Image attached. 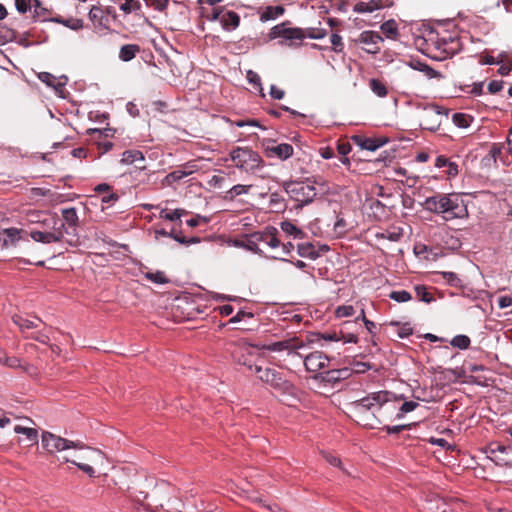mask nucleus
<instances>
[{"mask_svg": "<svg viewBox=\"0 0 512 512\" xmlns=\"http://www.w3.org/2000/svg\"><path fill=\"white\" fill-rule=\"evenodd\" d=\"M384 39L379 32L365 30L350 40V45L362 49L368 54H377L381 50Z\"/></svg>", "mask_w": 512, "mask_h": 512, "instance_id": "nucleus-10", "label": "nucleus"}, {"mask_svg": "<svg viewBox=\"0 0 512 512\" xmlns=\"http://www.w3.org/2000/svg\"><path fill=\"white\" fill-rule=\"evenodd\" d=\"M119 8L126 15L131 13L139 15L142 5L139 0H124V2L120 3Z\"/></svg>", "mask_w": 512, "mask_h": 512, "instance_id": "nucleus-34", "label": "nucleus"}, {"mask_svg": "<svg viewBox=\"0 0 512 512\" xmlns=\"http://www.w3.org/2000/svg\"><path fill=\"white\" fill-rule=\"evenodd\" d=\"M305 347V343L303 340L293 337L289 339H284L281 341L271 342L268 344H263L261 346L262 350L270 351V352H286L287 355H296L299 357H303L298 351Z\"/></svg>", "mask_w": 512, "mask_h": 512, "instance_id": "nucleus-12", "label": "nucleus"}, {"mask_svg": "<svg viewBox=\"0 0 512 512\" xmlns=\"http://www.w3.org/2000/svg\"><path fill=\"white\" fill-rule=\"evenodd\" d=\"M230 158L235 167L247 173L254 172L263 166V159L254 150L248 147H236L230 152Z\"/></svg>", "mask_w": 512, "mask_h": 512, "instance_id": "nucleus-5", "label": "nucleus"}, {"mask_svg": "<svg viewBox=\"0 0 512 512\" xmlns=\"http://www.w3.org/2000/svg\"><path fill=\"white\" fill-rule=\"evenodd\" d=\"M14 432L17 434H24L26 436L28 446H32V445L38 443V432L34 428H28V427L16 425L14 427Z\"/></svg>", "mask_w": 512, "mask_h": 512, "instance_id": "nucleus-29", "label": "nucleus"}, {"mask_svg": "<svg viewBox=\"0 0 512 512\" xmlns=\"http://www.w3.org/2000/svg\"><path fill=\"white\" fill-rule=\"evenodd\" d=\"M251 187L252 185H234L230 190L226 192L225 198L228 200H233L237 196L247 194L250 191Z\"/></svg>", "mask_w": 512, "mask_h": 512, "instance_id": "nucleus-41", "label": "nucleus"}, {"mask_svg": "<svg viewBox=\"0 0 512 512\" xmlns=\"http://www.w3.org/2000/svg\"><path fill=\"white\" fill-rule=\"evenodd\" d=\"M484 452L491 461L498 466L512 467V442L501 443L491 442L485 448Z\"/></svg>", "mask_w": 512, "mask_h": 512, "instance_id": "nucleus-9", "label": "nucleus"}, {"mask_svg": "<svg viewBox=\"0 0 512 512\" xmlns=\"http://www.w3.org/2000/svg\"><path fill=\"white\" fill-rule=\"evenodd\" d=\"M303 363L308 372L316 373L328 366L329 358L321 351H314L303 357Z\"/></svg>", "mask_w": 512, "mask_h": 512, "instance_id": "nucleus-16", "label": "nucleus"}, {"mask_svg": "<svg viewBox=\"0 0 512 512\" xmlns=\"http://www.w3.org/2000/svg\"><path fill=\"white\" fill-rule=\"evenodd\" d=\"M0 363L10 368H18L21 366L20 359L17 357H7L4 352L0 351Z\"/></svg>", "mask_w": 512, "mask_h": 512, "instance_id": "nucleus-53", "label": "nucleus"}, {"mask_svg": "<svg viewBox=\"0 0 512 512\" xmlns=\"http://www.w3.org/2000/svg\"><path fill=\"white\" fill-rule=\"evenodd\" d=\"M228 351L234 362L247 367L252 373L255 372V366H259L255 361L254 347L245 342L235 341L229 343Z\"/></svg>", "mask_w": 512, "mask_h": 512, "instance_id": "nucleus-8", "label": "nucleus"}, {"mask_svg": "<svg viewBox=\"0 0 512 512\" xmlns=\"http://www.w3.org/2000/svg\"><path fill=\"white\" fill-rule=\"evenodd\" d=\"M281 230L289 236H292L294 239H304L305 233L298 228L295 224L290 221H283L280 223Z\"/></svg>", "mask_w": 512, "mask_h": 512, "instance_id": "nucleus-30", "label": "nucleus"}, {"mask_svg": "<svg viewBox=\"0 0 512 512\" xmlns=\"http://www.w3.org/2000/svg\"><path fill=\"white\" fill-rule=\"evenodd\" d=\"M353 140L362 149H366L369 151H376L378 148H380L386 143V141H382L381 139L378 138H370L364 136H354Z\"/></svg>", "mask_w": 512, "mask_h": 512, "instance_id": "nucleus-25", "label": "nucleus"}, {"mask_svg": "<svg viewBox=\"0 0 512 512\" xmlns=\"http://www.w3.org/2000/svg\"><path fill=\"white\" fill-rule=\"evenodd\" d=\"M247 78H248V81L253 84L254 86L258 87L260 92L263 91V88L261 86V79H260V76L253 72V71H249L248 74H247ZM262 96H264L263 93H261Z\"/></svg>", "mask_w": 512, "mask_h": 512, "instance_id": "nucleus-61", "label": "nucleus"}, {"mask_svg": "<svg viewBox=\"0 0 512 512\" xmlns=\"http://www.w3.org/2000/svg\"><path fill=\"white\" fill-rule=\"evenodd\" d=\"M42 446L50 454L68 449H87L92 453H96V450L87 447L82 441H71L47 431L42 433Z\"/></svg>", "mask_w": 512, "mask_h": 512, "instance_id": "nucleus-6", "label": "nucleus"}, {"mask_svg": "<svg viewBox=\"0 0 512 512\" xmlns=\"http://www.w3.org/2000/svg\"><path fill=\"white\" fill-rule=\"evenodd\" d=\"M284 8L280 5L278 6H269L265 9V11L261 15V20L268 21L277 18L278 16L284 13Z\"/></svg>", "mask_w": 512, "mask_h": 512, "instance_id": "nucleus-42", "label": "nucleus"}, {"mask_svg": "<svg viewBox=\"0 0 512 512\" xmlns=\"http://www.w3.org/2000/svg\"><path fill=\"white\" fill-rule=\"evenodd\" d=\"M397 399L400 419L404 418L406 414L414 411L419 406V403L416 401H407L404 395H397Z\"/></svg>", "mask_w": 512, "mask_h": 512, "instance_id": "nucleus-26", "label": "nucleus"}, {"mask_svg": "<svg viewBox=\"0 0 512 512\" xmlns=\"http://www.w3.org/2000/svg\"><path fill=\"white\" fill-rule=\"evenodd\" d=\"M353 412L361 415L371 411L377 424L400 420L397 395L386 390L369 393L351 403Z\"/></svg>", "mask_w": 512, "mask_h": 512, "instance_id": "nucleus-1", "label": "nucleus"}, {"mask_svg": "<svg viewBox=\"0 0 512 512\" xmlns=\"http://www.w3.org/2000/svg\"><path fill=\"white\" fill-rule=\"evenodd\" d=\"M426 50L431 54V57L444 60L452 57L459 51L460 42L457 38L448 36H440L437 32L430 30L425 38Z\"/></svg>", "mask_w": 512, "mask_h": 512, "instance_id": "nucleus-3", "label": "nucleus"}, {"mask_svg": "<svg viewBox=\"0 0 512 512\" xmlns=\"http://www.w3.org/2000/svg\"><path fill=\"white\" fill-rule=\"evenodd\" d=\"M147 6L153 7L158 11H164L168 6V0H143Z\"/></svg>", "mask_w": 512, "mask_h": 512, "instance_id": "nucleus-58", "label": "nucleus"}, {"mask_svg": "<svg viewBox=\"0 0 512 512\" xmlns=\"http://www.w3.org/2000/svg\"><path fill=\"white\" fill-rule=\"evenodd\" d=\"M411 428V424H401V425H394V426H390V425H383V427L381 428L383 431H385L387 434H398L404 430H408Z\"/></svg>", "mask_w": 512, "mask_h": 512, "instance_id": "nucleus-56", "label": "nucleus"}, {"mask_svg": "<svg viewBox=\"0 0 512 512\" xmlns=\"http://www.w3.org/2000/svg\"><path fill=\"white\" fill-rule=\"evenodd\" d=\"M12 319L26 338L27 335H31L32 330L37 328L39 323L42 322L39 318H36V321H32L20 315H15Z\"/></svg>", "mask_w": 512, "mask_h": 512, "instance_id": "nucleus-23", "label": "nucleus"}, {"mask_svg": "<svg viewBox=\"0 0 512 512\" xmlns=\"http://www.w3.org/2000/svg\"><path fill=\"white\" fill-rule=\"evenodd\" d=\"M305 38L322 39L327 35V31L323 28L310 27L304 29Z\"/></svg>", "mask_w": 512, "mask_h": 512, "instance_id": "nucleus-48", "label": "nucleus"}, {"mask_svg": "<svg viewBox=\"0 0 512 512\" xmlns=\"http://www.w3.org/2000/svg\"><path fill=\"white\" fill-rule=\"evenodd\" d=\"M254 501L271 512H286L278 504H266L261 498H255Z\"/></svg>", "mask_w": 512, "mask_h": 512, "instance_id": "nucleus-59", "label": "nucleus"}, {"mask_svg": "<svg viewBox=\"0 0 512 512\" xmlns=\"http://www.w3.org/2000/svg\"><path fill=\"white\" fill-rule=\"evenodd\" d=\"M388 6V4H375L374 2H358L354 6V11L357 13H371L377 9Z\"/></svg>", "mask_w": 512, "mask_h": 512, "instance_id": "nucleus-37", "label": "nucleus"}, {"mask_svg": "<svg viewBox=\"0 0 512 512\" xmlns=\"http://www.w3.org/2000/svg\"><path fill=\"white\" fill-rule=\"evenodd\" d=\"M369 87L372 90V92L378 97H385L388 94V89L385 83L379 79L372 78L369 81Z\"/></svg>", "mask_w": 512, "mask_h": 512, "instance_id": "nucleus-38", "label": "nucleus"}, {"mask_svg": "<svg viewBox=\"0 0 512 512\" xmlns=\"http://www.w3.org/2000/svg\"><path fill=\"white\" fill-rule=\"evenodd\" d=\"M337 151L340 155L346 156L351 151V144L348 141H339L337 144Z\"/></svg>", "mask_w": 512, "mask_h": 512, "instance_id": "nucleus-64", "label": "nucleus"}, {"mask_svg": "<svg viewBox=\"0 0 512 512\" xmlns=\"http://www.w3.org/2000/svg\"><path fill=\"white\" fill-rule=\"evenodd\" d=\"M270 38H283L292 43H301L305 39L304 29L287 27L286 23L274 26L270 30Z\"/></svg>", "mask_w": 512, "mask_h": 512, "instance_id": "nucleus-14", "label": "nucleus"}, {"mask_svg": "<svg viewBox=\"0 0 512 512\" xmlns=\"http://www.w3.org/2000/svg\"><path fill=\"white\" fill-rule=\"evenodd\" d=\"M31 238L43 244L58 243L64 239V224L59 220V224H56L52 228V231L34 230L30 231Z\"/></svg>", "mask_w": 512, "mask_h": 512, "instance_id": "nucleus-13", "label": "nucleus"}, {"mask_svg": "<svg viewBox=\"0 0 512 512\" xmlns=\"http://www.w3.org/2000/svg\"><path fill=\"white\" fill-rule=\"evenodd\" d=\"M389 298L398 303H405L412 299V295L406 290H395L390 292Z\"/></svg>", "mask_w": 512, "mask_h": 512, "instance_id": "nucleus-46", "label": "nucleus"}, {"mask_svg": "<svg viewBox=\"0 0 512 512\" xmlns=\"http://www.w3.org/2000/svg\"><path fill=\"white\" fill-rule=\"evenodd\" d=\"M240 17L234 11H228L221 17V24L225 30H233L239 26Z\"/></svg>", "mask_w": 512, "mask_h": 512, "instance_id": "nucleus-27", "label": "nucleus"}, {"mask_svg": "<svg viewBox=\"0 0 512 512\" xmlns=\"http://www.w3.org/2000/svg\"><path fill=\"white\" fill-rule=\"evenodd\" d=\"M450 343L453 347L464 350L470 346L471 340L468 336L460 334L453 337Z\"/></svg>", "mask_w": 512, "mask_h": 512, "instance_id": "nucleus-47", "label": "nucleus"}, {"mask_svg": "<svg viewBox=\"0 0 512 512\" xmlns=\"http://www.w3.org/2000/svg\"><path fill=\"white\" fill-rule=\"evenodd\" d=\"M355 314V309L352 305L338 306L335 310V315L338 318L350 317Z\"/></svg>", "mask_w": 512, "mask_h": 512, "instance_id": "nucleus-52", "label": "nucleus"}, {"mask_svg": "<svg viewBox=\"0 0 512 512\" xmlns=\"http://www.w3.org/2000/svg\"><path fill=\"white\" fill-rule=\"evenodd\" d=\"M254 374L257 378L270 386L272 389L276 390L280 394L284 395H292L295 391L294 384L286 379L284 375L271 367H263L262 365L255 366Z\"/></svg>", "mask_w": 512, "mask_h": 512, "instance_id": "nucleus-4", "label": "nucleus"}, {"mask_svg": "<svg viewBox=\"0 0 512 512\" xmlns=\"http://www.w3.org/2000/svg\"><path fill=\"white\" fill-rule=\"evenodd\" d=\"M38 78L41 82L47 86L53 88L57 95L64 98V91L66 86V77L57 78L49 72H40Z\"/></svg>", "mask_w": 512, "mask_h": 512, "instance_id": "nucleus-17", "label": "nucleus"}, {"mask_svg": "<svg viewBox=\"0 0 512 512\" xmlns=\"http://www.w3.org/2000/svg\"><path fill=\"white\" fill-rule=\"evenodd\" d=\"M504 149V145L503 144H498V143H494L490 150H489V157L494 161L496 162L498 158H500V156L502 155V151Z\"/></svg>", "mask_w": 512, "mask_h": 512, "instance_id": "nucleus-57", "label": "nucleus"}, {"mask_svg": "<svg viewBox=\"0 0 512 512\" xmlns=\"http://www.w3.org/2000/svg\"><path fill=\"white\" fill-rule=\"evenodd\" d=\"M380 29L388 38H395L398 35V26L395 20H388L384 22Z\"/></svg>", "mask_w": 512, "mask_h": 512, "instance_id": "nucleus-43", "label": "nucleus"}, {"mask_svg": "<svg viewBox=\"0 0 512 512\" xmlns=\"http://www.w3.org/2000/svg\"><path fill=\"white\" fill-rule=\"evenodd\" d=\"M140 52V46L138 44H126L120 48L119 58L128 62L135 58V56Z\"/></svg>", "mask_w": 512, "mask_h": 512, "instance_id": "nucleus-28", "label": "nucleus"}, {"mask_svg": "<svg viewBox=\"0 0 512 512\" xmlns=\"http://www.w3.org/2000/svg\"><path fill=\"white\" fill-rule=\"evenodd\" d=\"M27 338H31L42 344H48L50 341L49 336L44 332H31V335H27Z\"/></svg>", "mask_w": 512, "mask_h": 512, "instance_id": "nucleus-60", "label": "nucleus"}, {"mask_svg": "<svg viewBox=\"0 0 512 512\" xmlns=\"http://www.w3.org/2000/svg\"><path fill=\"white\" fill-rule=\"evenodd\" d=\"M297 251L298 255L304 258L315 259L318 256L314 245L310 242L298 244Z\"/></svg>", "mask_w": 512, "mask_h": 512, "instance_id": "nucleus-36", "label": "nucleus"}, {"mask_svg": "<svg viewBox=\"0 0 512 512\" xmlns=\"http://www.w3.org/2000/svg\"><path fill=\"white\" fill-rule=\"evenodd\" d=\"M63 459H64L65 463H72L75 466H77L81 471L86 473L89 477H94L95 476V470H94V468L91 465L86 464V463H82V462H77L76 460H73V459H70V458H67V457H64Z\"/></svg>", "mask_w": 512, "mask_h": 512, "instance_id": "nucleus-49", "label": "nucleus"}, {"mask_svg": "<svg viewBox=\"0 0 512 512\" xmlns=\"http://www.w3.org/2000/svg\"><path fill=\"white\" fill-rule=\"evenodd\" d=\"M463 504L458 499L443 503L437 507L438 512H461Z\"/></svg>", "mask_w": 512, "mask_h": 512, "instance_id": "nucleus-45", "label": "nucleus"}, {"mask_svg": "<svg viewBox=\"0 0 512 512\" xmlns=\"http://www.w3.org/2000/svg\"><path fill=\"white\" fill-rule=\"evenodd\" d=\"M415 70H418L422 73H424V75L428 78V79H432V78H437V77H441V74L436 71L435 69H433L432 67H430L428 64L426 63H423V62H420V61H416L414 63H412L411 65Z\"/></svg>", "mask_w": 512, "mask_h": 512, "instance_id": "nucleus-35", "label": "nucleus"}, {"mask_svg": "<svg viewBox=\"0 0 512 512\" xmlns=\"http://www.w3.org/2000/svg\"><path fill=\"white\" fill-rule=\"evenodd\" d=\"M246 247L248 250L257 254H262L264 252L259 242L254 239V233L250 234L247 238Z\"/></svg>", "mask_w": 512, "mask_h": 512, "instance_id": "nucleus-55", "label": "nucleus"}, {"mask_svg": "<svg viewBox=\"0 0 512 512\" xmlns=\"http://www.w3.org/2000/svg\"><path fill=\"white\" fill-rule=\"evenodd\" d=\"M27 219L30 223L45 225L46 228H53L56 224H59V218L56 215L41 211L28 212Z\"/></svg>", "mask_w": 512, "mask_h": 512, "instance_id": "nucleus-18", "label": "nucleus"}, {"mask_svg": "<svg viewBox=\"0 0 512 512\" xmlns=\"http://www.w3.org/2000/svg\"><path fill=\"white\" fill-rule=\"evenodd\" d=\"M145 160L143 153L140 150H126L122 153L121 163L131 165L137 161L143 162Z\"/></svg>", "mask_w": 512, "mask_h": 512, "instance_id": "nucleus-32", "label": "nucleus"}, {"mask_svg": "<svg viewBox=\"0 0 512 512\" xmlns=\"http://www.w3.org/2000/svg\"><path fill=\"white\" fill-rule=\"evenodd\" d=\"M187 213L188 212L182 208H177L173 211H170L167 208H161L159 212V218L168 221H181V217L185 216Z\"/></svg>", "mask_w": 512, "mask_h": 512, "instance_id": "nucleus-31", "label": "nucleus"}, {"mask_svg": "<svg viewBox=\"0 0 512 512\" xmlns=\"http://www.w3.org/2000/svg\"><path fill=\"white\" fill-rule=\"evenodd\" d=\"M89 20L96 29H108V18L105 15L104 9L99 6H92L88 13Z\"/></svg>", "mask_w": 512, "mask_h": 512, "instance_id": "nucleus-21", "label": "nucleus"}, {"mask_svg": "<svg viewBox=\"0 0 512 512\" xmlns=\"http://www.w3.org/2000/svg\"><path fill=\"white\" fill-rule=\"evenodd\" d=\"M348 376V370L347 369H334L327 371L325 375L322 377V379L326 382H337L345 377Z\"/></svg>", "mask_w": 512, "mask_h": 512, "instance_id": "nucleus-39", "label": "nucleus"}, {"mask_svg": "<svg viewBox=\"0 0 512 512\" xmlns=\"http://www.w3.org/2000/svg\"><path fill=\"white\" fill-rule=\"evenodd\" d=\"M64 225L67 224L69 227L75 228L78 225L79 218L77 210L74 207L64 208L61 211Z\"/></svg>", "mask_w": 512, "mask_h": 512, "instance_id": "nucleus-33", "label": "nucleus"}, {"mask_svg": "<svg viewBox=\"0 0 512 512\" xmlns=\"http://www.w3.org/2000/svg\"><path fill=\"white\" fill-rule=\"evenodd\" d=\"M144 277L156 284H167L169 283V279L165 275L163 271H156V272H146L144 274Z\"/></svg>", "mask_w": 512, "mask_h": 512, "instance_id": "nucleus-44", "label": "nucleus"}, {"mask_svg": "<svg viewBox=\"0 0 512 512\" xmlns=\"http://www.w3.org/2000/svg\"><path fill=\"white\" fill-rule=\"evenodd\" d=\"M504 82L502 80H492L488 84V91L490 94H496L503 89Z\"/></svg>", "mask_w": 512, "mask_h": 512, "instance_id": "nucleus-62", "label": "nucleus"}, {"mask_svg": "<svg viewBox=\"0 0 512 512\" xmlns=\"http://www.w3.org/2000/svg\"><path fill=\"white\" fill-rule=\"evenodd\" d=\"M331 49L336 53H342L344 50V43L342 37L337 33H332L330 37Z\"/></svg>", "mask_w": 512, "mask_h": 512, "instance_id": "nucleus-51", "label": "nucleus"}, {"mask_svg": "<svg viewBox=\"0 0 512 512\" xmlns=\"http://www.w3.org/2000/svg\"><path fill=\"white\" fill-rule=\"evenodd\" d=\"M284 190L292 200L298 202L297 207H303L312 203L317 195L316 187L309 182H285Z\"/></svg>", "mask_w": 512, "mask_h": 512, "instance_id": "nucleus-7", "label": "nucleus"}, {"mask_svg": "<svg viewBox=\"0 0 512 512\" xmlns=\"http://www.w3.org/2000/svg\"><path fill=\"white\" fill-rule=\"evenodd\" d=\"M254 239L264 248L276 249L280 247L281 241L278 237V230L268 226L262 231L254 232Z\"/></svg>", "mask_w": 512, "mask_h": 512, "instance_id": "nucleus-15", "label": "nucleus"}, {"mask_svg": "<svg viewBox=\"0 0 512 512\" xmlns=\"http://www.w3.org/2000/svg\"><path fill=\"white\" fill-rule=\"evenodd\" d=\"M440 274L442 275L443 279L450 285V286H453V287H458L461 285V280L460 278L457 276L456 273L454 272H440Z\"/></svg>", "mask_w": 512, "mask_h": 512, "instance_id": "nucleus-54", "label": "nucleus"}, {"mask_svg": "<svg viewBox=\"0 0 512 512\" xmlns=\"http://www.w3.org/2000/svg\"><path fill=\"white\" fill-rule=\"evenodd\" d=\"M119 195L113 191L111 192H108L106 193L105 195L102 196L101 198V202L103 204H109V205H112L114 204L115 202H117L119 200Z\"/></svg>", "mask_w": 512, "mask_h": 512, "instance_id": "nucleus-63", "label": "nucleus"}, {"mask_svg": "<svg viewBox=\"0 0 512 512\" xmlns=\"http://www.w3.org/2000/svg\"><path fill=\"white\" fill-rule=\"evenodd\" d=\"M416 297L424 302V303H431L435 300L433 294L428 290V288L425 285H416L414 287Z\"/></svg>", "mask_w": 512, "mask_h": 512, "instance_id": "nucleus-40", "label": "nucleus"}, {"mask_svg": "<svg viewBox=\"0 0 512 512\" xmlns=\"http://www.w3.org/2000/svg\"><path fill=\"white\" fill-rule=\"evenodd\" d=\"M423 206L425 210L441 215L445 221L465 219L469 216L465 201L456 193H437L427 197Z\"/></svg>", "mask_w": 512, "mask_h": 512, "instance_id": "nucleus-2", "label": "nucleus"}, {"mask_svg": "<svg viewBox=\"0 0 512 512\" xmlns=\"http://www.w3.org/2000/svg\"><path fill=\"white\" fill-rule=\"evenodd\" d=\"M24 232L18 228H5L0 231V241L3 247L14 246L20 239L21 233Z\"/></svg>", "mask_w": 512, "mask_h": 512, "instance_id": "nucleus-22", "label": "nucleus"}, {"mask_svg": "<svg viewBox=\"0 0 512 512\" xmlns=\"http://www.w3.org/2000/svg\"><path fill=\"white\" fill-rule=\"evenodd\" d=\"M265 154L267 157L272 158L276 157L282 161L290 158L294 153V148L292 145L288 143H281L278 145L266 146Z\"/></svg>", "mask_w": 512, "mask_h": 512, "instance_id": "nucleus-19", "label": "nucleus"}, {"mask_svg": "<svg viewBox=\"0 0 512 512\" xmlns=\"http://www.w3.org/2000/svg\"><path fill=\"white\" fill-rule=\"evenodd\" d=\"M447 116L445 108L435 104L428 105L423 109L420 126L429 131H436L439 129L442 119Z\"/></svg>", "mask_w": 512, "mask_h": 512, "instance_id": "nucleus-11", "label": "nucleus"}, {"mask_svg": "<svg viewBox=\"0 0 512 512\" xmlns=\"http://www.w3.org/2000/svg\"><path fill=\"white\" fill-rule=\"evenodd\" d=\"M471 122L470 116L465 113H454L453 114V123L459 128H467L469 127Z\"/></svg>", "mask_w": 512, "mask_h": 512, "instance_id": "nucleus-50", "label": "nucleus"}, {"mask_svg": "<svg viewBox=\"0 0 512 512\" xmlns=\"http://www.w3.org/2000/svg\"><path fill=\"white\" fill-rule=\"evenodd\" d=\"M195 170H196L195 165H192L190 162H188V163L184 164L182 167H180L179 169L168 173L165 176L164 182L167 185H172L175 182H179L183 178L191 175L192 173L195 172Z\"/></svg>", "mask_w": 512, "mask_h": 512, "instance_id": "nucleus-20", "label": "nucleus"}, {"mask_svg": "<svg viewBox=\"0 0 512 512\" xmlns=\"http://www.w3.org/2000/svg\"><path fill=\"white\" fill-rule=\"evenodd\" d=\"M48 21L61 24L73 31H79L84 28V21L80 18L69 17L63 18L62 16H55L48 19Z\"/></svg>", "mask_w": 512, "mask_h": 512, "instance_id": "nucleus-24", "label": "nucleus"}]
</instances>
